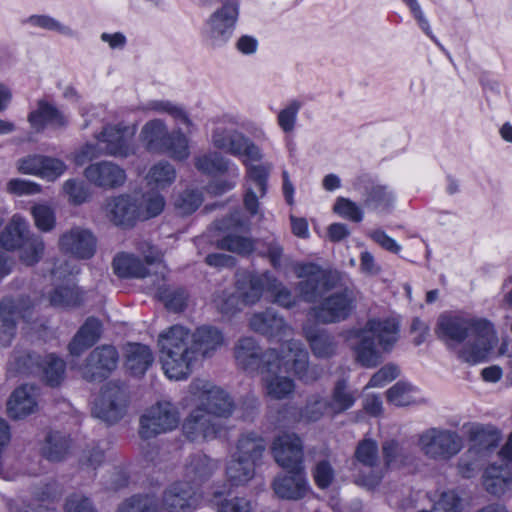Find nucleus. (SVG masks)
<instances>
[{
  "mask_svg": "<svg viewBox=\"0 0 512 512\" xmlns=\"http://www.w3.org/2000/svg\"><path fill=\"white\" fill-rule=\"evenodd\" d=\"M27 120L36 132L42 131L46 125L63 128L68 123L65 115L55 105L44 99L37 101L36 109L29 113Z\"/></svg>",
  "mask_w": 512,
  "mask_h": 512,
  "instance_id": "nucleus-29",
  "label": "nucleus"
},
{
  "mask_svg": "<svg viewBox=\"0 0 512 512\" xmlns=\"http://www.w3.org/2000/svg\"><path fill=\"white\" fill-rule=\"evenodd\" d=\"M190 391L199 402L197 406H203L219 420L230 417L235 409L234 401L230 395L209 381L202 379L193 381L190 385Z\"/></svg>",
  "mask_w": 512,
  "mask_h": 512,
  "instance_id": "nucleus-8",
  "label": "nucleus"
},
{
  "mask_svg": "<svg viewBox=\"0 0 512 512\" xmlns=\"http://www.w3.org/2000/svg\"><path fill=\"white\" fill-rule=\"evenodd\" d=\"M58 246L64 254L89 259L95 254L96 238L89 229L75 226L61 234Z\"/></svg>",
  "mask_w": 512,
  "mask_h": 512,
  "instance_id": "nucleus-19",
  "label": "nucleus"
},
{
  "mask_svg": "<svg viewBox=\"0 0 512 512\" xmlns=\"http://www.w3.org/2000/svg\"><path fill=\"white\" fill-rule=\"evenodd\" d=\"M19 311L11 298H4L0 302V346L11 344L16 329V319Z\"/></svg>",
  "mask_w": 512,
  "mask_h": 512,
  "instance_id": "nucleus-40",
  "label": "nucleus"
},
{
  "mask_svg": "<svg viewBox=\"0 0 512 512\" xmlns=\"http://www.w3.org/2000/svg\"><path fill=\"white\" fill-rule=\"evenodd\" d=\"M38 389L23 385L15 389L7 402V413L13 419L24 418L38 409Z\"/></svg>",
  "mask_w": 512,
  "mask_h": 512,
  "instance_id": "nucleus-27",
  "label": "nucleus"
},
{
  "mask_svg": "<svg viewBox=\"0 0 512 512\" xmlns=\"http://www.w3.org/2000/svg\"><path fill=\"white\" fill-rule=\"evenodd\" d=\"M133 134L134 131L123 124L107 125L96 139L104 144L102 148L104 154L125 158L135 153L131 140Z\"/></svg>",
  "mask_w": 512,
  "mask_h": 512,
  "instance_id": "nucleus-18",
  "label": "nucleus"
},
{
  "mask_svg": "<svg viewBox=\"0 0 512 512\" xmlns=\"http://www.w3.org/2000/svg\"><path fill=\"white\" fill-rule=\"evenodd\" d=\"M126 407L125 389L116 382H109L101 389L93 408V414L97 418L113 424L125 415Z\"/></svg>",
  "mask_w": 512,
  "mask_h": 512,
  "instance_id": "nucleus-13",
  "label": "nucleus"
},
{
  "mask_svg": "<svg viewBox=\"0 0 512 512\" xmlns=\"http://www.w3.org/2000/svg\"><path fill=\"white\" fill-rule=\"evenodd\" d=\"M287 475L277 476L272 487L275 494L282 499L299 500L308 491L305 470H287Z\"/></svg>",
  "mask_w": 512,
  "mask_h": 512,
  "instance_id": "nucleus-25",
  "label": "nucleus"
},
{
  "mask_svg": "<svg viewBox=\"0 0 512 512\" xmlns=\"http://www.w3.org/2000/svg\"><path fill=\"white\" fill-rule=\"evenodd\" d=\"M297 278L296 291L298 296L307 303H316L324 295L341 286L343 276L336 270H325L314 263L296 262L292 264Z\"/></svg>",
  "mask_w": 512,
  "mask_h": 512,
  "instance_id": "nucleus-4",
  "label": "nucleus"
},
{
  "mask_svg": "<svg viewBox=\"0 0 512 512\" xmlns=\"http://www.w3.org/2000/svg\"><path fill=\"white\" fill-rule=\"evenodd\" d=\"M281 370L280 364L275 363L272 370L261 371L266 394L276 400L287 398L295 389L294 381L291 378L278 375Z\"/></svg>",
  "mask_w": 512,
  "mask_h": 512,
  "instance_id": "nucleus-34",
  "label": "nucleus"
},
{
  "mask_svg": "<svg viewBox=\"0 0 512 512\" xmlns=\"http://www.w3.org/2000/svg\"><path fill=\"white\" fill-rule=\"evenodd\" d=\"M125 356V366L135 376L145 374L154 361L151 349L139 343L128 344Z\"/></svg>",
  "mask_w": 512,
  "mask_h": 512,
  "instance_id": "nucleus-39",
  "label": "nucleus"
},
{
  "mask_svg": "<svg viewBox=\"0 0 512 512\" xmlns=\"http://www.w3.org/2000/svg\"><path fill=\"white\" fill-rule=\"evenodd\" d=\"M225 426L203 406L193 409L183 423L184 435L191 441L211 440L221 435Z\"/></svg>",
  "mask_w": 512,
  "mask_h": 512,
  "instance_id": "nucleus-14",
  "label": "nucleus"
},
{
  "mask_svg": "<svg viewBox=\"0 0 512 512\" xmlns=\"http://www.w3.org/2000/svg\"><path fill=\"white\" fill-rule=\"evenodd\" d=\"M266 447V441L262 436L254 432H248L242 434L237 440L233 455L259 466L262 463Z\"/></svg>",
  "mask_w": 512,
  "mask_h": 512,
  "instance_id": "nucleus-33",
  "label": "nucleus"
},
{
  "mask_svg": "<svg viewBox=\"0 0 512 512\" xmlns=\"http://www.w3.org/2000/svg\"><path fill=\"white\" fill-rule=\"evenodd\" d=\"M140 206V220H146L159 215L165 206V200L162 195L156 192L146 193L138 201Z\"/></svg>",
  "mask_w": 512,
  "mask_h": 512,
  "instance_id": "nucleus-55",
  "label": "nucleus"
},
{
  "mask_svg": "<svg viewBox=\"0 0 512 512\" xmlns=\"http://www.w3.org/2000/svg\"><path fill=\"white\" fill-rule=\"evenodd\" d=\"M176 179V169L168 161H159L148 171L146 180L149 185L157 189H165L172 185Z\"/></svg>",
  "mask_w": 512,
  "mask_h": 512,
  "instance_id": "nucleus-45",
  "label": "nucleus"
},
{
  "mask_svg": "<svg viewBox=\"0 0 512 512\" xmlns=\"http://www.w3.org/2000/svg\"><path fill=\"white\" fill-rule=\"evenodd\" d=\"M178 424L177 408L170 402H158L141 416L139 435L142 439H150L176 429Z\"/></svg>",
  "mask_w": 512,
  "mask_h": 512,
  "instance_id": "nucleus-10",
  "label": "nucleus"
},
{
  "mask_svg": "<svg viewBox=\"0 0 512 512\" xmlns=\"http://www.w3.org/2000/svg\"><path fill=\"white\" fill-rule=\"evenodd\" d=\"M225 151L234 156H245L252 161H257L261 158L259 148L237 130L232 138L230 137L229 145Z\"/></svg>",
  "mask_w": 512,
  "mask_h": 512,
  "instance_id": "nucleus-48",
  "label": "nucleus"
},
{
  "mask_svg": "<svg viewBox=\"0 0 512 512\" xmlns=\"http://www.w3.org/2000/svg\"><path fill=\"white\" fill-rule=\"evenodd\" d=\"M463 430L467 439L472 444L471 449L468 451L469 453H471L472 449L478 452L492 451L498 447L502 440L501 430L492 424L467 423L463 425Z\"/></svg>",
  "mask_w": 512,
  "mask_h": 512,
  "instance_id": "nucleus-22",
  "label": "nucleus"
},
{
  "mask_svg": "<svg viewBox=\"0 0 512 512\" xmlns=\"http://www.w3.org/2000/svg\"><path fill=\"white\" fill-rule=\"evenodd\" d=\"M356 401L354 393L345 380H338L332 390L331 398L327 399L329 412L340 414L350 409Z\"/></svg>",
  "mask_w": 512,
  "mask_h": 512,
  "instance_id": "nucleus-43",
  "label": "nucleus"
},
{
  "mask_svg": "<svg viewBox=\"0 0 512 512\" xmlns=\"http://www.w3.org/2000/svg\"><path fill=\"white\" fill-rule=\"evenodd\" d=\"M217 230L225 235L216 241V247L220 250L229 251L245 257L253 253L256 241L251 237L239 235L237 232H248L250 229L249 220L240 211H234L226 217L215 221Z\"/></svg>",
  "mask_w": 512,
  "mask_h": 512,
  "instance_id": "nucleus-5",
  "label": "nucleus"
},
{
  "mask_svg": "<svg viewBox=\"0 0 512 512\" xmlns=\"http://www.w3.org/2000/svg\"><path fill=\"white\" fill-rule=\"evenodd\" d=\"M327 412L330 413L327 399L320 395H312L308 399L301 416L309 422H316Z\"/></svg>",
  "mask_w": 512,
  "mask_h": 512,
  "instance_id": "nucleus-59",
  "label": "nucleus"
},
{
  "mask_svg": "<svg viewBox=\"0 0 512 512\" xmlns=\"http://www.w3.org/2000/svg\"><path fill=\"white\" fill-rule=\"evenodd\" d=\"M333 210L339 216L356 223L361 222L363 219V212L360 207L348 198H337Z\"/></svg>",
  "mask_w": 512,
  "mask_h": 512,
  "instance_id": "nucleus-62",
  "label": "nucleus"
},
{
  "mask_svg": "<svg viewBox=\"0 0 512 512\" xmlns=\"http://www.w3.org/2000/svg\"><path fill=\"white\" fill-rule=\"evenodd\" d=\"M20 249L21 261L26 265H34L41 259L45 245L40 236L31 234Z\"/></svg>",
  "mask_w": 512,
  "mask_h": 512,
  "instance_id": "nucleus-52",
  "label": "nucleus"
},
{
  "mask_svg": "<svg viewBox=\"0 0 512 512\" xmlns=\"http://www.w3.org/2000/svg\"><path fill=\"white\" fill-rule=\"evenodd\" d=\"M382 454L386 466L404 465L411 459L409 451L396 440H387L382 444Z\"/></svg>",
  "mask_w": 512,
  "mask_h": 512,
  "instance_id": "nucleus-51",
  "label": "nucleus"
},
{
  "mask_svg": "<svg viewBox=\"0 0 512 512\" xmlns=\"http://www.w3.org/2000/svg\"><path fill=\"white\" fill-rule=\"evenodd\" d=\"M103 210L107 219L116 226L130 228L140 220L138 200L126 194L105 200Z\"/></svg>",
  "mask_w": 512,
  "mask_h": 512,
  "instance_id": "nucleus-17",
  "label": "nucleus"
},
{
  "mask_svg": "<svg viewBox=\"0 0 512 512\" xmlns=\"http://www.w3.org/2000/svg\"><path fill=\"white\" fill-rule=\"evenodd\" d=\"M415 390L411 384L399 381L387 390V401L396 406L411 405L415 402L413 397Z\"/></svg>",
  "mask_w": 512,
  "mask_h": 512,
  "instance_id": "nucleus-53",
  "label": "nucleus"
},
{
  "mask_svg": "<svg viewBox=\"0 0 512 512\" xmlns=\"http://www.w3.org/2000/svg\"><path fill=\"white\" fill-rule=\"evenodd\" d=\"M83 175L89 183L106 190L121 187L127 178L123 168L106 160L88 165Z\"/></svg>",
  "mask_w": 512,
  "mask_h": 512,
  "instance_id": "nucleus-20",
  "label": "nucleus"
},
{
  "mask_svg": "<svg viewBox=\"0 0 512 512\" xmlns=\"http://www.w3.org/2000/svg\"><path fill=\"white\" fill-rule=\"evenodd\" d=\"M355 458L363 466L373 469L368 476H363L361 482L368 488H374L383 478L381 469L375 468L379 464L378 444L375 440L365 438L361 440L355 450Z\"/></svg>",
  "mask_w": 512,
  "mask_h": 512,
  "instance_id": "nucleus-26",
  "label": "nucleus"
},
{
  "mask_svg": "<svg viewBox=\"0 0 512 512\" xmlns=\"http://www.w3.org/2000/svg\"><path fill=\"white\" fill-rule=\"evenodd\" d=\"M63 190L74 205L83 204L90 198V190L83 181L69 179L64 182Z\"/></svg>",
  "mask_w": 512,
  "mask_h": 512,
  "instance_id": "nucleus-60",
  "label": "nucleus"
},
{
  "mask_svg": "<svg viewBox=\"0 0 512 512\" xmlns=\"http://www.w3.org/2000/svg\"><path fill=\"white\" fill-rule=\"evenodd\" d=\"M170 134L162 120L153 119L142 127L140 136L148 151L160 153L167 148Z\"/></svg>",
  "mask_w": 512,
  "mask_h": 512,
  "instance_id": "nucleus-36",
  "label": "nucleus"
},
{
  "mask_svg": "<svg viewBox=\"0 0 512 512\" xmlns=\"http://www.w3.org/2000/svg\"><path fill=\"white\" fill-rule=\"evenodd\" d=\"M268 291L272 294L274 302L282 307L291 308L296 304V298L292 292L271 273Z\"/></svg>",
  "mask_w": 512,
  "mask_h": 512,
  "instance_id": "nucleus-57",
  "label": "nucleus"
},
{
  "mask_svg": "<svg viewBox=\"0 0 512 512\" xmlns=\"http://www.w3.org/2000/svg\"><path fill=\"white\" fill-rule=\"evenodd\" d=\"M225 344V336L217 327L204 325L190 332L174 325L158 336L162 369L169 379H186L200 358L212 357Z\"/></svg>",
  "mask_w": 512,
  "mask_h": 512,
  "instance_id": "nucleus-1",
  "label": "nucleus"
},
{
  "mask_svg": "<svg viewBox=\"0 0 512 512\" xmlns=\"http://www.w3.org/2000/svg\"><path fill=\"white\" fill-rule=\"evenodd\" d=\"M101 330L102 325L97 318H87L68 345L70 354L79 357L85 350L92 347L100 339Z\"/></svg>",
  "mask_w": 512,
  "mask_h": 512,
  "instance_id": "nucleus-32",
  "label": "nucleus"
},
{
  "mask_svg": "<svg viewBox=\"0 0 512 512\" xmlns=\"http://www.w3.org/2000/svg\"><path fill=\"white\" fill-rule=\"evenodd\" d=\"M418 446L429 459L448 461L462 450L463 439L456 431L433 427L419 435Z\"/></svg>",
  "mask_w": 512,
  "mask_h": 512,
  "instance_id": "nucleus-6",
  "label": "nucleus"
},
{
  "mask_svg": "<svg viewBox=\"0 0 512 512\" xmlns=\"http://www.w3.org/2000/svg\"><path fill=\"white\" fill-rule=\"evenodd\" d=\"M157 298L165 304V307L174 312H181L185 309L188 294L182 287L160 286Z\"/></svg>",
  "mask_w": 512,
  "mask_h": 512,
  "instance_id": "nucleus-46",
  "label": "nucleus"
},
{
  "mask_svg": "<svg viewBox=\"0 0 512 512\" xmlns=\"http://www.w3.org/2000/svg\"><path fill=\"white\" fill-rule=\"evenodd\" d=\"M234 357L237 366L246 371L272 370L279 354L276 349L263 352L259 344L252 337L240 338L234 346Z\"/></svg>",
  "mask_w": 512,
  "mask_h": 512,
  "instance_id": "nucleus-12",
  "label": "nucleus"
},
{
  "mask_svg": "<svg viewBox=\"0 0 512 512\" xmlns=\"http://www.w3.org/2000/svg\"><path fill=\"white\" fill-rule=\"evenodd\" d=\"M65 512H98L92 501L81 493L70 494L65 501Z\"/></svg>",
  "mask_w": 512,
  "mask_h": 512,
  "instance_id": "nucleus-64",
  "label": "nucleus"
},
{
  "mask_svg": "<svg viewBox=\"0 0 512 512\" xmlns=\"http://www.w3.org/2000/svg\"><path fill=\"white\" fill-rule=\"evenodd\" d=\"M195 504V488L186 481L171 484L162 495V506L168 512H185Z\"/></svg>",
  "mask_w": 512,
  "mask_h": 512,
  "instance_id": "nucleus-23",
  "label": "nucleus"
},
{
  "mask_svg": "<svg viewBox=\"0 0 512 512\" xmlns=\"http://www.w3.org/2000/svg\"><path fill=\"white\" fill-rule=\"evenodd\" d=\"M276 463L285 470H304L303 443L294 433H283L276 437L271 446Z\"/></svg>",
  "mask_w": 512,
  "mask_h": 512,
  "instance_id": "nucleus-16",
  "label": "nucleus"
},
{
  "mask_svg": "<svg viewBox=\"0 0 512 512\" xmlns=\"http://www.w3.org/2000/svg\"><path fill=\"white\" fill-rule=\"evenodd\" d=\"M437 332L445 341L463 343L458 358L470 365L486 361L497 344L494 325L486 318L442 315Z\"/></svg>",
  "mask_w": 512,
  "mask_h": 512,
  "instance_id": "nucleus-2",
  "label": "nucleus"
},
{
  "mask_svg": "<svg viewBox=\"0 0 512 512\" xmlns=\"http://www.w3.org/2000/svg\"><path fill=\"white\" fill-rule=\"evenodd\" d=\"M36 227L42 232H49L56 225L54 210L45 204H37L31 208Z\"/></svg>",
  "mask_w": 512,
  "mask_h": 512,
  "instance_id": "nucleus-56",
  "label": "nucleus"
},
{
  "mask_svg": "<svg viewBox=\"0 0 512 512\" xmlns=\"http://www.w3.org/2000/svg\"><path fill=\"white\" fill-rule=\"evenodd\" d=\"M218 468V461L211 459L206 454L196 453L190 455L184 467L185 481L191 485H201L210 479Z\"/></svg>",
  "mask_w": 512,
  "mask_h": 512,
  "instance_id": "nucleus-28",
  "label": "nucleus"
},
{
  "mask_svg": "<svg viewBox=\"0 0 512 512\" xmlns=\"http://www.w3.org/2000/svg\"><path fill=\"white\" fill-rule=\"evenodd\" d=\"M485 490L496 497H500L512 488V466L504 463L489 465L483 474Z\"/></svg>",
  "mask_w": 512,
  "mask_h": 512,
  "instance_id": "nucleus-30",
  "label": "nucleus"
},
{
  "mask_svg": "<svg viewBox=\"0 0 512 512\" xmlns=\"http://www.w3.org/2000/svg\"><path fill=\"white\" fill-rule=\"evenodd\" d=\"M399 323L395 319H371L364 328L352 329L346 334L352 344L356 360L364 367H375L381 362V352L389 351L398 340Z\"/></svg>",
  "mask_w": 512,
  "mask_h": 512,
  "instance_id": "nucleus-3",
  "label": "nucleus"
},
{
  "mask_svg": "<svg viewBox=\"0 0 512 512\" xmlns=\"http://www.w3.org/2000/svg\"><path fill=\"white\" fill-rule=\"evenodd\" d=\"M355 188L360 192L365 207L373 210H388L395 197L389 187L369 179H359Z\"/></svg>",
  "mask_w": 512,
  "mask_h": 512,
  "instance_id": "nucleus-24",
  "label": "nucleus"
},
{
  "mask_svg": "<svg viewBox=\"0 0 512 512\" xmlns=\"http://www.w3.org/2000/svg\"><path fill=\"white\" fill-rule=\"evenodd\" d=\"M462 498L455 491H447L441 494L434 504V512H461L463 509Z\"/></svg>",
  "mask_w": 512,
  "mask_h": 512,
  "instance_id": "nucleus-63",
  "label": "nucleus"
},
{
  "mask_svg": "<svg viewBox=\"0 0 512 512\" xmlns=\"http://www.w3.org/2000/svg\"><path fill=\"white\" fill-rule=\"evenodd\" d=\"M270 272L244 275L236 282L237 292L244 305L257 303L264 291H268Z\"/></svg>",
  "mask_w": 512,
  "mask_h": 512,
  "instance_id": "nucleus-31",
  "label": "nucleus"
},
{
  "mask_svg": "<svg viewBox=\"0 0 512 512\" xmlns=\"http://www.w3.org/2000/svg\"><path fill=\"white\" fill-rule=\"evenodd\" d=\"M71 438L59 431L50 432L42 447L43 456L51 462L63 461L69 454Z\"/></svg>",
  "mask_w": 512,
  "mask_h": 512,
  "instance_id": "nucleus-41",
  "label": "nucleus"
},
{
  "mask_svg": "<svg viewBox=\"0 0 512 512\" xmlns=\"http://www.w3.org/2000/svg\"><path fill=\"white\" fill-rule=\"evenodd\" d=\"M335 292L322 299L319 305L310 309L316 321L323 324L337 323L346 320L356 306V292L341 282Z\"/></svg>",
  "mask_w": 512,
  "mask_h": 512,
  "instance_id": "nucleus-7",
  "label": "nucleus"
},
{
  "mask_svg": "<svg viewBox=\"0 0 512 512\" xmlns=\"http://www.w3.org/2000/svg\"><path fill=\"white\" fill-rule=\"evenodd\" d=\"M114 272L122 278H144L149 274L145 264L136 256L118 254L113 260Z\"/></svg>",
  "mask_w": 512,
  "mask_h": 512,
  "instance_id": "nucleus-42",
  "label": "nucleus"
},
{
  "mask_svg": "<svg viewBox=\"0 0 512 512\" xmlns=\"http://www.w3.org/2000/svg\"><path fill=\"white\" fill-rule=\"evenodd\" d=\"M239 15L238 3L226 2L211 14L207 20V37L212 45H221L232 36Z\"/></svg>",
  "mask_w": 512,
  "mask_h": 512,
  "instance_id": "nucleus-15",
  "label": "nucleus"
},
{
  "mask_svg": "<svg viewBox=\"0 0 512 512\" xmlns=\"http://www.w3.org/2000/svg\"><path fill=\"white\" fill-rule=\"evenodd\" d=\"M279 360L276 364L285 371H293L294 374L305 383H312L320 377V371L317 367L309 366V356L307 350L298 340L287 339L281 345Z\"/></svg>",
  "mask_w": 512,
  "mask_h": 512,
  "instance_id": "nucleus-9",
  "label": "nucleus"
},
{
  "mask_svg": "<svg viewBox=\"0 0 512 512\" xmlns=\"http://www.w3.org/2000/svg\"><path fill=\"white\" fill-rule=\"evenodd\" d=\"M261 243L264 248L263 255L269 259L274 269L283 270L286 266L292 264L291 258L284 254L283 246L278 239L268 237L261 240Z\"/></svg>",
  "mask_w": 512,
  "mask_h": 512,
  "instance_id": "nucleus-47",
  "label": "nucleus"
},
{
  "mask_svg": "<svg viewBox=\"0 0 512 512\" xmlns=\"http://www.w3.org/2000/svg\"><path fill=\"white\" fill-rule=\"evenodd\" d=\"M256 467L232 454L231 460L226 466L227 479L234 486L244 485L254 477Z\"/></svg>",
  "mask_w": 512,
  "mask_h": 512,
  "instance_id": "nucleus-44",
  "label": "nucleus"
},
{
  "mask_svg": "<svg viewBox=\"0 0 512 512\" xmlns=\"http://www.w3.org/2000/svg\"><path fill=\"white\" fill-rule=\"evenodd\" d=\"M312 476L319 489H327L335 478V470L329 460H319L312 469Z\"/></svg>",
  "mask_w": 512,
  "mask_h": 512,
  "instance_id": "nucleus-58",
  "label": "nucleus"
},
{
  "mask_svg": "<svg viewBox=\"0 0 512 512\" xmlns=\"http://www.w3.org/2000/svg\"><path fill=\"white\" fill-rule=\"evenodd\" d=\"M119 353L112 345L94 348L79 367L82 378L88 382H101L117 368Z\"/></svg>",
  "mask_w": 512,
  "mask_h": 512,
  "instance_id": "nucleus-11",
  "label": "nucleus"
},
{
  "mask_svg": "<svg viewBox=\"0 0 512 512\" xmlns=\"http://www.w3.org/2000/svg\"><path fill=\"white\" fill-rule=\"evenodd\" d=\"M162 153H169L177 160H184L189 156L188 141L185 135L180 131H173L169 136L167 148Z\"/></svg>",
  "mask_w": 512,
  "mask_h": 512,
  "instance_id": "nucleus-61",
  "label": "nucleus"
},
{
  "mask_svg": "<svg viewBox=\"0 0 512 512\" xmlns=\"http://www.w3.org/2000/svg\"><path fill=\"white\" fill-rule=\"evenodd\" d=\"M249 326L253 331L283 343L292 336V328L273 309L253 314Z\"/></svg>",
  "mask_w": 512,
  "mask_h": 512,
  "instance_id": "nucleus-21",
  "label": "nucleus"
},
{
  "mask_svg": "<svg viewBox=\"0 0 512 512\" xmlns=\"http://www.w3.org/2000/svg\"><path fill=\"white\" fill-rule=\"evenodd\" d=\"M80 301V294L75 286L57 287L50 295V303L55 307H73L77 306Z\"/></svg>",
  "mask_w": 512,
  "mask_h": 512,
  "instance_id": "nucleus-54",
  "label": "nucleus"
},
{
  "mask_svg": "<svg viewBox=\"0 0 512 512\" xmlns=\"http://www.w3.org/2000/svg\"><path fill=\"white\" fill-rule=\"evenodd\" d=\"M304 334L311 351L317 358H329L336 354L338 344L327 330L305 326Z\"/></svg>",
  "mask_w": 512,
  "mask_h": 512,
  "instance_id": "nucleus-35",
  "label": "nucleus"
},
{
  "mask_svg": "<svg viewBox=\"0 0 512 512\" xmlns=\"http://www.w3.org/2000/svg\"><path fill=\"white\" fill-rule=\"evenodd\" d=\"M117 512H160V510L155 497L137 494L120 503Z\"/></svg>",
  "mask_w": 512,
  "mask_h": 512,
  "instance_id": "nucleus-49",
  "label": "nucleus"
},
{
  "mask_svg": "<svg viewBox=\"0 0 512 512\" xmlns=\"http://www.w3.org/2000/svg\"><path fill=\"white\" fill-rule=\"evenodd\" d=\"M33 361L41 373L43 380L51 387L58 386L65 375V363L62 359L53 354L44 357L31 355L28 356Z\"/></svg>",
  "mask_w": 512,
  "mask_h": 512,
  "instance_id": "nucleus-38",
  "label": "nucleus"
},
{
  "mask_svg": "<svg viewBox=\"0 0 512 512\" xmlns=\"http://www.w3.org/2000/svg\"><path fill=\"white\" fill-rule=\"evenodd\" d=\"M29 225L20 215H14L0 234V246L11 251L20 248L30 237Z\"/></svg>",
  "mask_w": 512,
  "mask_h": 512,
  "instance_id": "nucleus-37",
  "label": "nucleus"
},
{
  "mask_svg": "<svg viewBox=\"0 0 512 512\" xmlns=\"http://www.w3.org/2000/svg\"><path fill=\"white\" fill-rule=\"evenodd\" d=\"M195 166L206 174H221L228 170L229 162L217 152H208L195 158Z\"/></svg>",
  "mask_w": 512,
  "mask_h": 512,
  "instance_id": "nucleus-50",
  "label": "nucleus"
}]
</instances>
